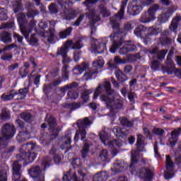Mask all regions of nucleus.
<instances>
[{
	"label": "nucleus",
	"mask_w": 181,
	"mask_h": 181,
	"mask_svg": "<svg viewBox=\"0 0 181 181\" xmlns=\"http://www.w3.org/2000/svg\"><path fill=\"white\" fill-rule=\"evenodd\" d=\"M99 95H101V101H103L107 107L110 108V116L112 117L113 119H115V111L114 110L122 108L123 103L119 96H115L114 90L111 88L110 81L105 80L103 83L98 85L95 90L93 98L97 100Z\"/></svg>",
	"instance_id": "obj_1"
},
{
	"label": "nucleus",
	"mask_w": 181,
	"mask_h": 181,
	"mask_svg": "<svg viewBox=\"0 0 181 181\" xmlns=\"http://www.w3.org/2000/svg\"><path fill=\"white\" fill-rule=\"evenodd\" d=\"M98 0H86L85 2H83V5L85 6L88 7V9L86 13V18L89 22L90 25V29L91 33L90 35L93 36V33L97 30V28L94 25L95 22H99V21H101V18L100 17V15L97 13V11H95V9L94 8H90L92 5H94V4H97V1Z\"/></svg>",
	"instance_id": "obj_2"
},
{
	"label": "nucleus",
	"mask_w": 181,
	"mask_h": 181,
	"mask_svg": "<svg viewBox=\"0 0 181 181\" xmlns=\"http://www.w3.org/2000/svg\"><path fill=\"white\" fill-rule=\"evenodd\" d=\"M50 162H52V159H50V158H45L41 163V168L39 166H35L31 168L28 170L30 176L35 179V180L45 181V177H42L45 176V173H43L42 169L49 168L50 166ZM40 177H42V179H40Z\"/></svg>",
	"instance_id": "obj_3"
},
{
	"label": "nucleus",
	"mask_w": 181,
	"mask_h": 181,
	"mask_svg": "<svg viewBox=\"0 0 181 181\" xmlns=\"http://www.w3.org/2000/svg\"><path fill=\"white\" fill-rule=\"evenodd\" d=\"M18 22L20 25V29L25 39H29V35L32 33V30L35 26H36V21L33 20L30 24L28 25V21H26V15L24 13H21L18 16Z\"/></svg>",
	"instance_id": "obj_4"
},
{
	"label": "nucleus",
	"mask_w": 181,
	"mask_h": 181,
	"mask_svg": "<svg viewBox=\"0 0 181 181\" xmlns=\"http://www.w3.org/2000/svg\"><path fill=\"white\" fill-rule=\"evenodd\" d=\"M16 134V127L11 123L4 124L0 131V144L1 146L4 145L6 141H9L15 136Z\"/></svg>",
	"instance_id": "obj_5"
},
{
	"label": "nucleus",
	"mask_w": 181,
	"mask_h": 181,
	"mask_svg": "<svg viewBox=\"0 0 181 181\" xmlns=\"http://www.w3.org/2000/svg\"><path fill=\"white\" fill-rule=\"evenodd\" d=\"M108 129H103L102 132L99 133V136L100 140L102 141L103 144L105 146H109V148H114L113 150V155L115 156L118 152V148L121 146V142L118 140H113L110 141V134H108Z\"/></svg>",
	"instance_id": "obj_6"
},
{
	"label": "nucleus",
	"mask_w": 181,
	"mask_h": 181,
	"mask_svg": "<svg viewBox=\"0 0 181 181\" xmlns=\"http://www.w3.org/2000/svg\"><path fill=\"white\" fill-rule=\"evenodd\" d=\"M77 127L78 129L76 131L75 136L74 138V141L75 142H78V139H81V141H83V139H86V136L87 135V132H86V128H88L90 125L93 124L90 119H88V117H85L83 119H79L76 122Z\"/></svg>",
	"instance_id": "obj_7"
},
{
	"label": "nucleus",
	"mask_w": 181,
	"mask_h": 181,
	"mask_svg": "<svg viewBox=\"0 0 181 181\" xmlns=\"http://www.w3.org/2000/svg\"><path fill=\"white\" fill-rule=\"evenodd\" d=\"M125 35H127L125 30H119L117 33L113 32L110 35V39L111 42H112V45L109 49L110 53H115L117 49L120 46H122V43H124V36H125Z\"/></svg>",
	"instance_id": "obj_8"
},
{
	"label": "nucleus",
	"mask_w": 181,
	"mask_h": 181,
	"mask_svg": "<svg viewBox=\"0 0 181 181\" xmlns=\"http://www.w3.org/2000/svg\"><path fill=\"white\" fill-rule=\"evenodd\" d=\"M158 10L159 4H154L151 6L147 11L141 15L139 20L141 23H149L155 21V19H156V11Z\"/></svg>",
	"instance_id": "obj_9"
},
{
	"label": "nucleus",
	"mask_w": 181,
	"mask_h": 181,
	"mask_svg": "<svg viewBox=\"0 0 181 181\" xmlns=\"http://www.w3.org/2000/svg\"><path fill=\"white\" fill-rule=\"evenodd\" d=\"M129 1V0H124L122 1L119 12L115 15V17L110 18V22L112 25L113 29H118L119 28V23L117 21V19H119V21H121V19H124V16L125 15V8Z\"/></svg>",
	"instance_id": "obj_10"
},
{
	"label": "nucleus",
	"mask_w": 181,
	"mask_h": 181,
	"mask_svg": "<svg viewBox=\"0 0 181 181\" xmlns=\"http://www.w3.org/2000/svg\"><path fill=\"white\" fill-rule=\"evenodd\" d=\"M37 157V154L35 152L22 150V153L16 156V159L19 162H23L25 165H29V163L34 162Z\"/></svg>",
	"instance_id": "obj_11"
},
{
	"label": "nucleus",
	"mask_w": 181,
	"mask_h": 181,
	"mask_svg": "<svg viewBox=\"0 0 181 181\" xmlns=\"http://www.w3.org/2000/svg\"><path fill=\"white\" fill-rule=\"evenodd\" d=\"M142 12V1L136 0L130 1L127 6V13L136 16Z\"/></svg>",
	"instance_id": "obj_12"
},
{
	"label": "nucleus",
	"mask_w": 181,
	"mask_h": 181,
	"mask_svg": "<svg viewBox=\"0 0 181 181\" xmlns=\"http://www.w3.org/2000/svg\"><path fill=\"white\" fill-rule=\"evenodd\" d=\"M136 145L139 149L132 151V163L130 164V168H134V165H135V163H136L139 160L138 158H139V148H144V136L141 134L137 135Z\"/></svg>",
	"instance_id": "obj_13"
},
{
	"label": "nucleus",
	"mask_w": 181,
	"mask_h": 181,
	"mask_svg": "<svg viewBox=\"0 0 181 181\" xmlns=\"http://www.w3.org/2000/svg\"><path fill=\"white\" fill-rule=\"evenodd\" d=\"M108 42V38L105 37L103 39L97 40L95 44L91 45V49L93 53H103L104 50H107V43Z\"/></svg>",
	"instance_id": "obj_14"
},
{
	"label": "nucleus",
	"mask_w": 181,
	"mask_h": 181,
	"mask_svg": "<svg viewBox=\"0 0 181 181\" xmlns=\"http://www.w3.org/2000/svg\"><path fill=\"white\" fill-rule=\"evenodd\" d=\"M166 170L164 173L165 179H172L175 176V164L170 160V156H166Z\"/></svg>",
	"instance_id": "obj_15"
},
{
	"label": "nucleus",
	"mask_w": 181,
	"mask_h": 181,
	"mask_svg": "<svg viewBox=\"0 0 181 181\" xmlns=\"http://www.w3.org/2000/svg\"><path fill=\"white\" fill-rule=\"evenodd\" d=\"M46 121L47 123L45 122L42 124L41 125V128H46V127H47L48 125V127H49V131L54 133L53 135L57 136V129H56V119L53 116L47 115L46 117Z\"/></svg>",
	"instance_id": "obj_16"
},
{
	"label": "nucleus",
	"mask_w": 181,
	"mask_h": 181,
	"mask_svg": "<svg viewBox=\"0 0 181 181\" xmlns=\"http://www.w3.org/2000/svg\"><path fill=\"white\" fill-rule=\"evenodd\" d=\"M131 52H136V45L135 42L129 40L126 41L124 45L119 50V54L122 55L128 54Z\"/></svg>",
	"instance_id": "obj_17"
},
{
	"label": "nucleus",
	"mask_w": 181,
	"mask_h": 181,
	"mask_svg": "<svg viewBox=\"0 0 181 181\" xmlns=\"http://www.w3.org/2000/svg\"><path fill=\"white\" fill-rule=\"evenodd\" d=\"M61 149H66V152H69L71 149V131L69 130L65 133V135L62 137Z\"/></svg>",
	"instance_id": "obj_18"
},
{
	"label": "nucleus",
	"mask_w": 181,
	"mask_h": 181,
	"mask_svg": "<svg viewBox=\"0 0 181 181\" xmlns=\"http://www.w3.org/2000/svg\"><path fill=\"white\" fill-rule=\"evenodd\" d=\"M158 47H156L154 49H150V55L149 57H156L158 58V60H163L165 59V57L166 56V53H168L167 49H163L160 52H158Z\"/></svg>",
	"instance_id": "obj_19"
},
{
	"label": "nucleus",
	"mask_w": 181,
	"mask_h": 181,
	"mask_svg": "<svg viewBox=\"0 0 181 181\" xmlns=\"http://www.w3.org/2000/svg\"><path fill=\"white\" fill-rule=\"evenodd\" d=\"M71 45H73V40H67L64 45L62 47L59 49L57 51V56H62V57H64L65 56H67V53L69 52V49L71 47Z\"/></svg>",
	"instance_id": "obj_20"
},
{
	"label": "nucleus",
	"mask_w": 181,
	"mask_h": 181,
	"mask_svg": "<svg viewBox=\"0 0 181 181\" xmlns=\"http://www.w3.org/2000/svg\"><path fill=\"white\" fill-rule=\"evenodd\" d=\"M181 135V128H178L171 132V136L169 139L170 146L173 148L177 142V138Z\"/></svg>",
	"instance_id": "obj_21"
},
{
	"label": "nucleus",
	"mask_w": 181,
	"mask_h": 181,
	"mask_svg": "<svg viewBox=\"0 0 181 181\" xmlns=\"http://www.w3.org/2000/svg\"><path fill=\"white\" fill-rule=\"evenodd\" d=\"M21 151H34L33 152L36 153V152H40V151H42V147L39 146L36 144L30 142L28 144H23L21 147Z\"/></svg>",
	"instance_id": "obj_22"
},
{
	"label": "nucleus",
	"mask_w": 181,
	"mask_h": 181,
	"mask_svg": "<svg viewBox=\"0 0 181 181\" xmlns=\"http://www.w3.org/2000/svg\"><path fill=\"white\" fill-rule=\"evenodd\" d=\"M21 178V165L18 161L13 163V180L18 181Z\"/></svg>",
	"instance_id": "obj_23"
},
{
	"label": "nucleus",
	"mask_w": 181,
	"mask_h": 181,
	"mask_svg": "<svg viewBox=\"0 0 181 181\" xmlns=\"http://www.w3.org/2000/svg\"><path fill=\"white\" fill-rule=\"evenodd\" d=\"M173 15V9H167L164 11V12L160 14L158 17V21L160 23H166L168 21H169V18Z\"/></svg>",
	"instance_id": "obj_24"
},
{
	"label": "nucleus",
	"mask_w": 181,
	"mask_h": 181,
	"mask_svg": "<svg viewBox=\"0 0 181 181\" xmlns=\"http://www.w3.org/2000/svg\"><path fill=\"white\" fill-rule=\"evenodd\" d=\"M139 176L145 179L144 181H152V171L149 168H142L139 171Z\"/></svg>",
	"instance_id": "obj_25"
},
{
	"label": "nucleus",
	"mask_w": 181,
	"mask_h": 181,
	"mask_svg": "<svg viewBox=\"0 0 181 181\" xmlns=\"http://www.w3.org/2000/svg\"><path fill=\"white\" fill-rule=\"evenodd\" d=\"M16 95H18V93L15 90H11L10 92H6L1 96V100L2 101H11L15 98Z\"/></svg>",
	"instance_id": "obj_26"
},
{
	"label": "nucleus",
	"mask_w": 181,
	"mask_h": 181,
	"mask_svg": "<svg viewBox=\"0 0 181 181\" xmlns=\"http://www.w3.org/2000/svg\"><path fill=\"white\" fill-rule=\"evenodd\" d=\"M145 32H148V28L144 25H139L134 30V33L137 37H144Z\"/></svg>",
	"instance_id": "obj_27"
},
{
	"label": "nucleus",
	"mask_w": 181,
	"mask_h": 181,
	"mask_svg": "<svg viewBox=\"0 0 181 181\" xmlns=\"http://www.w3.org/2000/svg\"><path fill=\"white\" fill-rule=\"evenodd\" d=\"M113 133L116 136H127L128 135V130L125 128L121 129L118 126H115L112 129Z\"/></svg>",
	"instance_id": "obj_28"
},
{
	"label": "nucleus",
	"mask_w": 181,
	"mask_h": 181,
	"mask_svg": "<svg viewBox=\"0 0 181 181\" xmlns=\"http://www.w3.org/2000/svg\"><path fill=\"white\" fill-rule=\"evenodd\" d=\"M108 179V173L103 171L95 174L93 177V181H107Z\"/></svg>",
	"instance_id": "obj_29"
},
{
	"label": "nucleus",
	"mask_w": 181,
	"mask_h": 181,
	"mask_svg": "<svg viewBox=\"0 0 181 181\" xmlns=\"http://www.w3.org/2000/svg\"><path fill=\"white\" fill-rule=\"evenodd\" d=\"M165 71L168 73V74H173V73H175L177 77H181V69L175 68V65L173 64L168 66L165 69Z\"/></svg>",
	"instance_id": "obj_30"
},
{
	"label": "nucleus",
	"mask_w": 181,
	"mask_h": 181,
	"mask_svg": "<svg viewBox=\"0 0 181 181\" xmlns=\"http://www.w3.org/2000/svg\"><path fill=\"white\" fill-rule=\"evenodd\" d=\"M170 35V31L169 30H165L162 34V38L160 42L162 45H171L172 44V39L168 37Z\"/></svg>",
	"instance_id": "obj_31"
},
{
	"label": "nucleus",
	"mask_w": 181,
	"mask_h": 181,
	"mask_svg": "<svg viewBox=\"0 0 181 181\" xmlns=\"http://www.w3.org/2000/svg\"><path fill=\"white\" fill-rule=\"evenodd\" d=\"M160 32H162V28L157 25H153L148 28H147V33L151 36H158Z\"/></svg>",
	"instance_id": "obj_32"
},
{
	"label": "nucleus",
	"mask_w": 181,
	"mask_h": 181,
	"mask_svg": "<svg viewBox=\"0 0 181 181\" xmlns=\"http://www.w3.org/2000/svg\"><path fill=\"white\" fill-rule=\"evenodd\" d=\"M0 40L3 43H12V35L8 32H3L0 34Z\"/></svg>",
	"instance_id": "obj_33"
},
{
	"label": "nucleus",
	"mask_w": 181,
	"mask_h": 181,
	"mask_svg": "<svg viewBox=\"0 0 181 181\" xmlns=\"http://www.w3.org/2000/svg\"><path fill=\"white\" fill-rule=\"evenodd\" d=\"M16 139L19 142H23V141L29 139V132H28L27 129L19 132L18 134L16 136Z\"/></svg>",
	"instance_id": "obj_34"
},
{
	"label": "nucleus",
	"mask_w": 181,
	"mask_h": 181,
	"mask_svg": "<svg viewBox=\"0 0 181 181\" xmlns=\"http://www.w3.org/2000/svg\"><path fill=\"white\" fill-rule=\"evenodd\" d=\"M62 18L66 21H71L76 18V11L69 9L64 13H62Z\"/></svg>",
	"instance_id": "obj_35"
},
{
	"label": "nucleus",
	"mask_w": 181,
	"mask_h": 181,
	"mask_svg": "<svg viewBox=\"0 0 181 181\" xmlns=\"http://www.w3.org/2000/svg\"><path fill=\"white\" fill-rule=\"evenodd\" d=\"M52 142V138L49 134H45L40 137V144L43 146H47Z\"/></svg>",
	"instance_id": "obj_36"
},
{
	"label": "nucleus",
	"mask_w": 181,
	"mask_h": 181,
	"mask_svg": "<svg viewBox=\"0 0 181 181\" xmlns=\"http://www.w3.org/2000/svg\"><path fill=\"white\" fill-rule=\"evenodd\" d=\"M104 59L103 57H98L92 64L93 69L95 70H98L100 69H103L104 67Z\"/></svg>",
	"instance_id": "obj_37"
},
{
	"label": "nucleus",
	"mask_w": 181,
	"mask_h": 181,
	"mask_svg": "<svg viewBox=\"0 0 181 181\" xmlns=\"http://www.w3.org/2000/svg\"><path fill=\"white\" fill-rule=\"evenodd\" d=\"M125 168H124V161L119 163L117 161L115 163L113 168H112V172L114 173H119V172H122Z\"/></svg>",
	"instance_id": "obj_38"
},
{
	"label": "nucleus",
	"mask_w": 181,
	"mask_h": 181,
	"mask_svg": "<svg viewBox=\"0 0 181 181\" xmlns=\"http://www.w3.org/2000/svg\"><path fill=\"white\" fill-rule=\"evenodd\" d=\"M78 86V83L76 82H73L71 83L67 84L60 88L61 93L64 95L66 94V91H69V90H72V88H76V87Z\"/></svg>",
	"instance_id": "obj_39"
},
{
	"label": "nucleus",
	"mask_w": 181,
	"mask_h": 181,
	"mask_svg": "<svg viewBox=\"0 0 181 181\" xmlns=\"http://www.w3.org/2000/svg\"><path fill=\"white\" fill-rule=\"evenodd\" d=\"M88 69V64L83 63L81 65H77L74 69V71L75 74H81L83 71H86V69Z\"/></svg>",
	"instance_id": "obj_40"
},
{
	"label": "nucleus",
	"mask_w": 181,
	"mask_h": 181,
	"mask_svg": "<svg viewBox=\"0 0 181 181\" xmlns=\"http://www.w3.org/2000/svg\"><path fill=\"white\" fill-rule=\"evenodd\" d=\"M30 8H28V11L27 12L28 18H35V16L39 15V11L33 10V5L30 3H28Z\"/></svg>",
	"instance_id": "obj_41"
},
{
	"label": "nucleus",
	"mask_w": 181,
	"mask_h": 181,
	"mask_svg": "<svg viewBox=\"0 0 181 181\" xmlns=\"http://www.w3.org/2000/svg\"><path fill=\"white\" fill-rule=\"evenodd\" d=\"M43 37L47 38V40L49 42H53V39H54V33L53 32V29L49 28V33H47V31H45L43 33Z\"/></svg>",
	"instance_id": "obj_42"
},
{
	"label": "nucleus",
	"mask_w": 181,
	"mask_h": 181,
	"mask_svg": "<svg viewBox=\"0 0 181 181\" xmlns=\"http://www.w3.org/2000/svg\"><path fill=\"white\" fill-rule=\"evenodd\" d=\"M6 141H4L2 146H1V143H0V148H4L3 151H1L2 155H4V153H12V152L15 151V147L8 146L6 144H5Z\"/></svg>",
	"instance_id": "obj_43"
},
{
	"label": "nucleus",
	"mask_w": 181,
	"mask_h": 181,
	"mask_svg": "<svg viewBox=\"0 0 181 181\" xmlns=\"http://www.w3.org/2000/svg\"><path fill=\"white\" fill-rule=\"evenodd\" d=\"M181 21V16H176L174 18L171 22V25H170V30H173V32H175V30L177 29V25L179 22Z\"/></svg>",
	"instance_id": "obj_44"
},
{
	"label": "nucleus",
	"mask_w": 181,
	"mask_h": 181,
	"mask_svg": "<svg viewBox=\"0 0 181 181\" xmlns=\"http://www.w3.org/2000/svg\"><path fill=\"white\" fill-rule=\"evenodd\" d=\"M115 73V76L117 78V80H119V81L124 83V81H127V80H128L127 76H125V74H124L121 70H117Z\"/></svg>",
	"instance_id": "obj_45"
},
{
	"label": "nucleus",
	"mask_w": 181,
	"mask_h": 181,
	"mask_svg": "<svg viewBox=\"0 0 181 181\" xmlns=\"http://www.w3.org/2000/svg\"><path fill=\"white\" fill-rule=\"evenodd\" d=\"M72 30H73V28L69 27L65 30L61 31L59 34V36L61 39H66V37L71 35Z\"/></svg>",
	"instance_id": "obj_46"
},
{
	"label": "nucleus",
	"mask_w": 181,
	"mask_h": 181,
	"mask_svg": "<svg viewBox=\"0 0 181 181\" xmlns=\"http://www.w3.org/2000/svg\"><path fill=\"white\" fill-rule=\"evenodd\" d=\"M97 73H98V71H97V70L90 71L89 72H87L84 74L83 79L88 81V80H91L93 78H95V74H97Z\"/></svg>",
	"instance_id": "obj_47"
},
{
	"label": "nucleus",
	"mask_w": 181,
	"mask_h": 181,
	"mask_svg": "<svg viewBox=\"0 0 181 181\" xmlns=\"http://www.w3.org/2000/svg\"><path fill=\"white\" fill-rule=\"evenodd\" d=\"M93 93L92 90H86L83 92L81 95V99L84 103H88V101H90V94Z\"/></svg>",
	"instance_id": "obj_48"
},
{
	"label": "nucleus",
	"mask_w": 181,
	"mask_h": 181,
	"mask_svg": "<svg viewBox=\"0 0 181 181\" xmlns=\"http://www.w3.org/2000/svg\"><path fill=\"white\" fill-rule=\"evenodd\" d=\"M9 170H8V167H6L4 170H0V181H7L8 180V173Z\"/></svg>",
	"instance_id": "obj_49"
},
{
	"label": "nucleus",
	"mask_w": 181,
	"mask_h": 181,
	"mask_svg": "<svg viewBox=\"0 0 181 181\" xmlns=\"http://www.w3.org/2000/svg\"><path fill=\"white\" fill-rule=\"evenodd\" d=\"M89 149H90V144L87 142H85L83 148L81 151L82 158L83 159H86V158H87V155H88Z\"/></svg>",
	"instance_id": "obj_50"
},
{
	"label": "nucleus",
	"mask_w": 181,
	"mask_h": 181,
	"mask_svg": "<svg viewBox=\"0 0 181 181\" xmlns=\"http://www.w3.org/2000/svg\"><path fill=\"white\" fill-rule=\"evenodd\" d=\"M83 46V42H81V40H79L75 42H73L72 41V45L69 48L73 49L80 50V49H82Z\"/></svg>",
	"instance_id": "obj_51"
},
{
	"label": "nucleus",
	"mask_w": 181,
	"mask_h": 181,
	"mask_svg": "<svg viewBox=\"0 0 181 181\" xmlns=\"http://www.w3.org/2000/svg\"><path fill=\"white\" fill-rule=\"evenodd\" d=\"M173 53H175V48H172L168 53V55L167 57V60H166L167 66L173 64V62L172 61Z\"/></svg>",
	"instance_id": "obj_52"
},
{
	"label": "nucleus",
	"mask_w": 181,
	"mask_h": 181,
	"mask_svg": "<svg viewBox=\"0 0 181 181\" xmlns=\"http://www.w3.org/2000/svg\"><path fill=\"white\" fill-rule=\"evenodd\" d=\"M119 122L123 127H127L128 128H129V127H132V122L129 121L126 117H120Z\"/></svg>",
	"instance_id": "obj_53"
},
{
	"label": "nucleus",
	"mask_w": 181,
	"mask_h": 181,
	"mask_svg": "<svg viewBox=\"0 0 181 181\" xmlns=\"http://www.w3.org/2000/svg\"><path fill=\"white\" fill-rule=\"evenodd\" d=\"M28 91H29V89H28V88L20 89L17 95H18L21 100H23V98L26 97Z\"/></svg>",
	"instance_id": "obj_54"
},
{
	"label": "nucleus",
	"mask_w": 181,
	"mask_h": 181,
	"mask_svg": "<svg viewBox=\"0 0 181 181\" xmlns=\"http://www.w3.org/2000/svg\"><path fill=\"white\" fill-rule=\"evenodd\" d=\"M21 118L26 122H30L32 121V115L29 112H23L21 114Z\"/></svg>",
	"instance_id": "obj_55"
},
{
	"label": "nucleus",
	"mask_w": 181,
	"mask_h": 181,
	"mask_svg": "<svg viewBox=\"0 0 181 181\" xmlns=\"http://www.w3.org/2000/svg\"><path fill=\"white\" fill-rule=\"evenodd\" d=\"M99 11L104 18L110 16V11L107 10V8H105V6L103 5L99 6Z\"/></svg>",
	"instance_id": "obj_56"
},
{
	"label": "nucleus",
	"mask_w": 181,
	"mask_h": 181,
	"mask_svg": "<svg viewBox=\"0 0 181 181\" xmlns=\"http://www.w3.org/2000/svg\"><path fill=\"white\" fill-rule=\"evenodd\" d=\"M22 9V2L21 1H15L13 3V11L14 13H18L19 11Z\"/></svg>",
	"instance_id": "obj_57"
},
{
	"label": "nucleus",
	"mask_w": 181,
	"mask_h": 181,
	"mask_svg": "<svg viewBox=\"0 0 181 181\" xmlns=\"http://www.w3.org/2000/svg\"><path fill=\"white\" fill-rule=\"evenodd\" d=\"M67 97L71 100H77L78 98V93L74 90H69L67 93Z\"/></svg>",
	"instance_id": "obj_58"
},
{
	"label": "nucleus",
	"mask_w": 181,
	"mask_h": 181,
	"mask_svg": "<svg viewBox=\"0 0 181 181\" xmlns=\"http://www.w3.org/2000/svg\"><path fill=\"white\" fill-rule=\"evenodd\" d=\"M0 117L1 119H9L11 118L9 112L6 110H2Z\"/></svg>",
	"instance_id": "obj_59"
},
{
	"label": "nucleus",
	"mask_w": 181,
	"mask_h": 181,
	"mask_svg": "<svg viewBox=\"0 0 181 181\" xmlns=\"http://www.w3.org/2000/svg\"><path fill=\"white\" fill-rule=\"evenodd\" d=\"M100 158L103 161L107 160L108 159V151L107 150H103L100 154Z\"/></svg>",
	"instance_id": "obj_60"
},
{
	"label": "nucleus",
	"mask_w": 181,
	"mask_h": 181,
	"mask_svg": "<svg viewBox=\"0 0 181 181\" xmlns=\"http://www.w3.org/2000/svg\"><path fill=\"white\" fill-rule=\"evenodd\" d=\"M13 37L18 43H21V45L23 44V37H22L21 35L14 33H13Z\"/></svg>",
	"instance_id": "obj_61"
},
{
	"label": "nucleus",
	"mask_w": 181,
	"mask_h": 181,
	"mask_svg": "<svg viewBox=\"0 0 181 181\" xmlns=\"http://www.w3.org/2000/svg\"><path fill=\"white\" fill-rule=\"evenodd\" d=\"M114 62L116 64H125L127 63V60L121 59L119 57H115Z\"/></svg>",
	"instance_id": "obj_62"
},
{
	"label": "nucleus",
	"mask_w": 181,
	"mask_h": 181,
	"mask_svg": "<svg viewBox=\"0 0 181 181\" xmlns=\"http://www.w3.org/2000/svg\"><path fill=\"white\" fill-rule=\"evenodd\" d=\"M49 9L51 13H57L58 12L57 6L54 4H51L49 6Z\"/></svg>",
	"instance_id": "obj_63"
},
{
	"label": "nucleus",
	"mask_w": 181,
	"mask_h": 181,
	"mask_svg": "<svg viewBox=\"0 0 181 181\" xmlns=\"http://www.w3.org/2000/svg\"><path fill=\"white\" fill-rule=\"evenodd\" d=\"M57 76H59V68H54L49 74V77H57Z\"/></svg>",
	"instance_id": "obj_64"
}]
</instances>
